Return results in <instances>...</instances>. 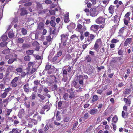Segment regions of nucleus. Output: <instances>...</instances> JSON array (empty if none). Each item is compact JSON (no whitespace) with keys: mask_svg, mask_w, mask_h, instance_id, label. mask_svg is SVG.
Masks as SVG:
<instances>
[{"mask_svg":"<svg viewBox=\"0 0 133 133\" xmlns=\"http://www.w3.org/2000/svg\"><path fill=\"white\" fill-rule=\"evenodd\" d=\"M99 46V45L98 44V43L96 42H95L94 46V50H95L97 52H98L99 51L98 48Z\"/></svg>","mask_w":133,"mask_h":133,"instance_id":"nucleus-18","label":"nucleus"},{"mask_svg":"<svg viewBox=\"0 0 133 133\" xmlns=\"http://www.w3.org/2000/svg\"><path fill=\"white\" fill-rule=\"evenodd\" d=\"M93 128V126L90 125L86 130V131L87 132L90 133L92 130Z\"/></svg>","mask_w":133,"mask_h":133,"instance_id":"nucleus-30","label":"nucleus"},{"mask_svg":"<svg viewBox=\"0 0 133 133\" xmlns=\"http://www.w3.org/2000/svg\"><path fill=\"white\" fill-rule=\"evenodd\" d=\"M2 40L3 41H5L8 39L7 36L5 35H3L1 37Z\"/></svg>","mask_w":133,"mask_h":133,"instance_id":"nucleus-24","label":"nucleus"},{"mask_svg":"<svg viewBox=\"0 0 133 133\" xmlns=\"http://www.w3.org/2000/svg\"><path fill=\"white\" fill-rule=\"evenodd\" d=\"M18 77H16L13 79L11 82H12V83H15V82L18 81Z\"/></svg>","mask_w":133,"mask_h":133,"instance_id":"nucleus-45","label":"nucleus"},{"mask_svg":"<svg viewBox=\"0 0 133 133\" xmlns=\"http://www.w3.org/2000/svg\"><path fill=\"white\" fill-rule=\"evenodd\" d=\"M43 27V24L42 23H40L39 24L38 29H39L41 30V29H42Z\"/></svg>","mask_w":133,"mask_h":133,"instance_id":"nucleus-54","label":"nucleus"},{"mask_svg":"<svg viewBox=\"0 0 133 133\" xmlns=\"http://www.w3.org/2000/svg\"><path fill=\"white\" fill-rule=\"evenodd\" d=\"M99 26L98 25H92L90 27V30L94 31H96L99 28Z\"/></svg>","mask_w":133,"mask_h":133,"instance_id":"nucleus-6","label":"nucleus"},{"mask_svg":"<svg viewBox=\"0 0 133 133\" xmlns=\"http://www.w3.org/2000/svg\"><path fill=\"white\" fill-rule=\"evenodd\" d=\"M28 85V84L24 85V89L25 91H29Z\"/></svg>","mask_w":133,"mask_h":133,"instance_id":"nucleus-34","label":"nucleus"},{"mask_svg":"<svg viewBox=\"0 0 133 133\" xmlns=\"http://www.w3.org/2000/svg\"><path fill=\"white\" fill-rule=\"evenodd\" d=\"M10 52V51L9 49H6L2 51L3 54H9Z\"/></svg>","mask_w":133,"mask_h":133,"instance_id":"nucleus-31","label":"nucleus"},{"mask_svg":"<svg viewBox=\"0 0 133 133\" xmlns=\"http://www.w3.org/2000/svg\"><path fill=\"white\" fill-rule=\"evenodd\" d=\"M75 27V24L73 22L71 23L69 25L67 26L71 29H74Z\"/></svg>","mask_w":133,"mask_h":133,"instance_id":"nucleus-21","label":"nucleus"},{"mask_svg":"<svg viewBox=\"0 0 133 133\" xmlns=\"http://www.w3.org/2000/svg\"><path fill=\"white\" fill-rule=\"evenodd\" d=\"M66 58L67 60H69L71 59L72 57L70 54H68L66 56Z\"/></svg>","mask_w":133,"mask_h":133,"instance_id":"nucleus-52","label":"nucleus"},{"mask_svg":"<svg viewBox=\"0 0 133 133\" xmlns=\"http://www.w3.org/2000/svg\"><path fill=\"white\" fill-rule=\"evenodd\" d=\"M9 133H19V132L17 129L15 128H13L12 131H10Z\"/></svg>","mask_w":133,"mask_h":133,"instance_id":"nucleus-35","label":"nucleus"},{"mask_svg":"<svg viewBox=\"0 0 133 133\" xmlns=\"http://www.w3.org/2000/svg\"><path fill=\"white\" fill-rule=\"evenodd\" d=\"M51 71L53 73H55L56 72V71L57 70V69L55 67H53L52 68H51Z\"/></svg>","mask_w":133,"mask_h":133,"instance_id":"nucleus-44","label":"nucleus"},{"mask_svg":"<svg viewBox=\"0 0 133 133\" xmlns=\"http://www.w3.org/2000/svg\"><path fill=\"white\" fill-rule=\"evenodd\" d=\"M63 79H62V80H63L64 82H66L67 81V78L66 76H65L64 75H63Z\"/></svg>","mask_w":133,"mask_h":133,"instance_id":"nucleus-51","label":"nucleus"},{"mask_svg":"<svg viewBox=\"0 0 133 133\" xmlns=\"http://www.w3.org/2000/svg\"><path fill=\"white\" fill-rule=\"evenodd\" d=\"M51 88L53 91H57L58 89V90L59 91H60L61 90L59 88H58L57 85L56 84H55L54 85H52L51 87Z\"/></svg>","mask_w":133,"mask_h":133,"instance_id":"nucleus-13","label":"nucleus"},{"mask_svg":"<svg viewBox=\"0 0 133 133\" xmlns=\"http://www.w3.org/2000/svg\"><path fill=\"white\" fill-rule=\"evenodd\" d=\"M89 116L88 113L86 112L84 114L83 116L87 119L89 117Z\"/></svg>","mask_w":133,"mask_h":133,"instance_id":"nucleus-59","label":"nucleus"},{"mask_svg":"<svg viewBox=\"0 0 133 133\" xmlns=\"http://www.w3.org/2000/svg\"><path fill=\"white\" fill-rule=\"evenodd\" d=\"M30 47V45L27 44H23L22 46V48L23 49H25L26 48H28Z\"/></svg>","mask_w":133,"mask_h":133,"instance_id":"nucleus-26","label":"nucleus"},{"mask_svg":"<svg viewBox=\"0 0 133 133\" xmlns=\"http://www.w3.org/2000/svg\"><path fill=\"white\" fill-rule=\"evenodd\" d=\"M8 35L9 38H11L14 36V33L12 31H10L8 34Z\"/></svg>","mask_w":133,"mask_h":133,"instance_id":"nucleus-15","label":"nucleus"},{"mask_svg":"<svg viewBox=\"0 0 133 133\" xmlns=\"http://www.w3.org/2000/svg\"><path fill=\"white\" fill-rule=\"evenodd\" d=\"M113 7L114 6L111 5L109 8V12L111 14H112L113 13V11H114Z\"/></svg>","mask_w":133,"mask_h":133,"instance_id":"nucleus-23","label":"nucleus"},{"mask_svg":"<svg viewBox=\"0 0 133 133\" xmlns=\"http://www.w3.org/2000/svg\"><path fill=\"white\" fill-rule=\"evenodd\" d=\"M32 2H31L25 3L24 4V5L25 6H29L31 5L32 4Z\"/></svg>","mask_w":133,"mask_h":133,"instance_id":"nucleus-47","label":"nucleus"},{"mask_svg":"<svg viewBox=\"0 0 133 133\" xmlns=\"http://www.w3.org/2000/svg\"><path fill=\"white\" fill-rule=\"evenodd\" d=\"M12 109H7L6 111L7 114H5V115L6 116H9L10 113L12 111Z\"/></svg>","mask_w":133,"mask_h":133,"instance_id":"nucleus-27","label":"nucleus"},{"mask_svg":"<svg viewBox=\"0 0 133 133\" xmlns=\"http://www.w3.org/2000/svg\"><path fill=\"white\" fill-rule=\"evenodd\" d=\"M89 12L90 15L92 17L95 16L98 14V12L97 11L96 9L95 8H92L90 9Z\"/></svg>","mask_w":133,"mask_h":133,"instance_id":"nucleus-1","label":"nucleus"},{"mask_svg":"<svg viewBox=\"0 0 133 133\" xmlns=\"http://www.w3.org/2000/svg\"><path fill=\"white\" fill-rule=\"evenodd\" d=\"M51 65H47L45 67V70H49L50 69H51Z\"/></svg>","mask_w":133,"mask_h":133,"instance_id":"nucleus-38","label":"nucleus"},{"mask_svg":"<svg viewBox=\"0 0 133 133\" xmlns=\"http://www.w3.org/2000/svg\"><path fill=\"white\" fill-rule=\"evenodd\" d=\"M66 35L62 34L61 35V42H62L64 40L66 39H67V37L66 36Z\"/></svg>","mask_w":133,"mask_h":133,"instance_id":"nucleus-19","label":"nucleus"},{"mask_svg":"<svg viewBox=\"0 0 133 133\" xmlns=\"http://www.w3.org/2000/svg\"><path fill=\"white\" fill-rule=\"evenodd\" d=\"M86 119L84 117V116L81 117L79 119V122H84Z\"/></svg>","mask_w":133,"mask_h":133,"instance_id":"nucleus-33","label":"nucleus"},{"mask_svg":"<svg viewBox=\"0 0 133 133\" xmlns=\"http://www.w3.org/2000/svg\"><path fill=\"white\" fill-rule=\"evenodd\" d=\"M78 78H74L72 82V85L75 87L77 86V83H78Z\"/></svg>","mask_w":133,"mask_h":133,"instance_id":"nucleus-12","label":"nucleus"},{"mask_svg":"<svg viewBox=\"0 0 133 133\" xmlns=\"http://www.w3.org/2000/svg\"><path fill=\"white\" fill-rule=\"evenodd\" d=\"M34 51V50H29L26 51V53L27 55H31L33 54Z\"/></svg>","mask_w":133,"mask_h":133,"instance_id":"nucleus-32","label":"nucleus"},{"mask_svg":"<svg viewBox=\"0 0 133 133\" xmlns=\"http://www.w3.org/2000/svg\"><path fill=\"white\" fill-rule=\"evenodd\" d=\"M123 100L125 103L126 105L129 106H130L131 103V101L130 99H128L125 98H124L123 99Z\"/></svg>","mask_w":133,"mask_h":133,"instance_id":"nucleus-10","label":"nucleus"},{"mask_svg":"<svg viewBox=\"0 0 133 133\" xmlns=\"http://www.w3.org/2000/svg\"><path fill=\"white\" fill-rule=\"evenodd\" d=\"M13 62V60L12 59V58H10L9 59L8 61V64H11Z\"/></svg>","mask_w":133,"mask_h":133,"instance_id":"nucleus-63","label":"nucleus"},{"mask_svg":"<svg viewBox=\"0 0 133 133\" xmlns=\"http://www.w3.org/2000/svg\"><path fill=\"white\" fill-rule=\"evenodd\" d=\"M62 104V101H59L58 103V108L59 109H61V106Z\"/></svg>","mask_w":133,"mask_h":133,"instance_id":"nucleus-48","label":"nucleus"},{"mask_svg":"<svg viewBox=\"0 0 133 133\" xmlns=\"http://www.w3.org/2000/svg\"><path fill=\"white\" fill-rule=\"evenodd\" d=\"M68 97V95L67 93L65 94L64 95L63 97L65 100H66Z\"/></svg>","mask_w":133,"mask_h":133,"instance_id":"nucleus-58","label":"nucleus"},{"mask_svg":"<svg viewBox=\"0 0 133 133\" xmlns=\"http://www.w3.org/2000/svg\"><path fill=\"white\" fill-rule=\"evenodd\" d=\"M105 19V18L104 19V18L102 17H100L96 19V23L100 24H102L103 22H104Z\"/></svg>","mask_w":133,"mask_h":133,"instance_id":"nucleus-4","label":"nucleus"},{"mask_svg":"<svg viewBox=\"0 0 133 133\" xmlns=\"http://www.w3.org/2000/svg\"><path fill=\"white\" fill-rule=\"evenodd\" d=\"M21 32L23 35H25L27 34V30L24 28H22Z\"/></svg>","mask_w":133,"mask_h":133,"instance_id":"nucleus-37","label":"nucleus"},{"mask_svg":"<svg viewBox=\"0 0 133 133\" xmlns=\"http://www.w3.org/2000/svg\"><path fill=\"white\" fill-rule=\"evenodd\" d=\"M77 78H78V83L79 82V84L82 85L83 84V78L82 77H78Z\"/></svg>","mask_w":133,"mask_h":133,"instance_id":"nucleus-14","label":"nucleus"},{"mask_svg":"<svg viewBox=\"0 0 133 133\" xmlns=\"http://www.w3.org/2000/svg\"><path fill=\"white\" fill-rule=\"evenodd\" d=\"M16 70L17 72H22V69L21 68H18L16 69Z\"/></svg>","mask_w":133,"mask_h":133,"instance_id":"nucleus-62","label":"nucleus"},{"mask_svg":"<svg viewBox=\"0 0 133 133\" xmlns=\"http://www.w3.org/2000/svg\"><path fill=\"white\" fill-rule=\"evenodd\" d=\"M95 37V36L94 35L92 34H90L89 36L86 38L85 39H87V41L88 42H91L94 39Z\"/></svg>","mask_w":133,"mask_h":133,"instance_id":"nucleus-3","label":"nucleus"},{"mask_svg":"<svg viewBox=\"0 0 133 133\" xmlns=\"http://www.w3.org/2000/svg\"><path fill=\"white\" fill-rule=\"evenodd\" d=\"M37 121L34 119H31L32 123H34L36 125L37 124Z\"/></svg>","mask_w":133,"mask_h":133,"instance_id":"nucleus-60","label":"nucleus"},{"mask_svg":"<svg viewBox=\"0 0 133 133\" xmlns=\"http://www.w3.org/2000/svg\"><path fill=\"white\" fill-rule=\"evenodd\" d=\"M64 22L65 23H68L70 21L69 17V15L68 14L65 15L64 17Z\"/></svg>","mask_w":133,"mask_h":133,"instance_id":"nucleus-16","label":"nucleus"},{"mask_svg":"<svg viewBox=\"0 0 133 133\" xmlns=\"http://www.w3.org/2000/svg\"><path fill=\"white\" fill-rule=\"evenodd\" d=\"M37 8H38L40 9H42V5H41L39 2H36Z\"/></svg>","mask_w":133,"mask_h":133,"instance_id":"nucleus-36","label":"nucleus"},{"mask_svg":"<svg viewBox=\"0 0 133 133\" xmlns=\"http://www.w3.org/2000/svg\"><path fill=\"white\" fill-rule=\"evenodd\" d=\"M14 67L12 66H9L7 68V70L9 71H12L14 70Z\"/></svg>","mask_w":133,"mask_h":133,"instance_id":"nucleus-41","label":"nucleus"},{"mask_svg":"<svg viewBox=\"0 0 133 133\" xmlns=\"http://www.w3.org/2000/svg\"><path fill=\"white\" fill-rule=\"evenodd\" d=\"M24 41V39L22 38H18L17 39V42L19 43H22Z\"/></svg>","mask_w":133,"mask_h":133,"instance_id":"nucleus-43","label":"nucleus"},{"mask_svg":"<svg viewBox=\"0 0 133 133\" xmlns=\"http://www.w3.org/2000/svg\"><path fill=\"white\" fill-rule=\"evenodd\" d=\"M76 96V94L75 92H71L70 94L69 97L71 99L74 98Z\"/></svg>","mask_w":133,"mask_h":133,"instance_id":"nucleus-20","label":"nucleus"},{"mask_svg":"<svg viewBox=\"0 0 133 133\" xmlns=\"http://www.w3.org/2000/svg\"><path fill=\"white\" fill-rule=\"evenodd\" d=\"M40 81H38V80H35L34 82V83L36 85H37L39 84V83L40 82Z\"/></svg>","mask_w":133,"mask_h":133,"instance_id":"nucleus-64","label":"nucleus"},{"mask_svg":"<svg viewBox=\"0 0 133 133\" xmlns=\"http://www.w3.org/2000/svg\"><path fill=\"white\" fill-rule=\"evenodd\" d=\"M63 71V76L64 75H66L67 74V71L66 70V69H63L62 70Z\"/></svg>","mask_w":133,"mask_h":133,"instance_id":"nucleus-56","label":"nucleus"},{"mask_svg":"<svg viewBox=\"0 0 133 133\" xmlns=\"http://www.w3.org/2000/svg\"><path fill=\"white\" fill-rule=\"evenodd\" d=\"M78 123L77 121H76L75 123L73 124L72 127V130H73L78 125Z\"/></svg>","mask_w":133,"mask_h":133,"instance_id":"nucleus-29","label":"nucleus"},{"mask_svg":"<svg viewBox=\"0 0 133 133\" xmlns=\"http://www.w3.org/2000/svg\"><path fill=\"white\" fill-rule=\"evenodd\" d=\"M7 93L6 92H4L1 95V97L3 98H5L7 95Z\"/></svg>","mask_w":133,"mask_h":133,"instance_id":"nucleus-61","label":"nucleus"},{"mask_svg":"<svg viewBox=\"0 0 133 133\" xmlns=\"http://www.w3.org/2000/svg\"><path fill=\"white\" fill-rule=\"evenodd\" d=\"M18 17L16 16L13 19V21L12 22V24H13L14 23H16L18 21Z\"/></svg>","mask_w":133,"mask_h":133,"instance_id":"nucleus-40","label":"nucleus"},{"mask_svg":"<svg viewBox=\"0 0 133 133\" xmlns=\"http://www.w3.org/2000/svg\"><path fill=\"white\" fill-rule=\"evenodd\" d=\"M92 60L91 56L89 54L86 55L84 61H86L88 62H90Z\"/></svg>","mask_w":133,"mask_h":133,"instance_id":"nucleus-7","label":"nucleus"},{"mask_svg":"<svg viewBox=\"0 0 133 133\" xmlns=\"http://www.w3.org/2000/svg\"><path fill=\"white\" fill-rule=\"evenodd\" d=\"M49 12L50 14L53 15L55 14V12L54 10L51 9L49 10Z\"/></svg>","mask_w":133,"mask_h":133,"instance_id":"nucleus-49","label":"nucleus"},{"mask_svg":"<svg viewBox=\"0 0 133 133\" xmlns=\"http://www.w3.org/2000/svg\"><path fill=\"white\" fill-rule=\"evenodd\" d=\"M118 120V118L117 115H115L113 117L112 119V121L114 123H116L117 121Z\"/></svg>","mask_w":133,"mask_h":133,"instance_id":"nucleus-17","label":"nucleus"},{"mask_svg":"<svg viewBox=\"0 0 133 133\" xmlns=\"http://www.w3.org/2000/svg\"><path fill=\"white\" fill-rule=\"evenodd\" d=\"M7 44V43L5 41L2 42L0 44V46L1 47H4L6 46Z\"/></svg>","mask_w":133,"mask_h":133,"instance_id":"nucleus-25","label":"nucleus"},{"mask_svg":"<svg viewBox=\"0 0 133 133\" xmlns=\"http://www.w3.org/2000/svg\"><path fill=\"white\" fill-rule=\"evenodd\" d=\"M118 53L119 55H124L123 50L122 49L119 50Z\"/></svg>","mask_w":133,"mask_h":133,"instance_id":"nucleus-42","label":"nucleus"},{"mask_svg":"<svg viewBox=\"0 0 133 133\" xmlns=\"http://www.w3.org/2000/svg\"><path fill=\"white\" fill-rule=\"evenodd\" d=\"M98 99V97L96 95H94L93 96V99L92 100V102H94L97 100Z\"/></svg>","mask_w":133,"mask_h":133,"instance_id":"nucleus-28","label":"nucleus"},{"mask_svg":"<svg viewBox=\"0 0 133 133\" xmlns=\"http://www.w3.org/2000/svg\"><path fill=\"white\" fill-rule=\"evenodd\" d=\"M57 56L56 55L54 56L53 58L52 59V61L53 62H54L57 59Z\"/></svg>","mask_w":133,"mask_h":133,"instance_id":"nucleus-55","label":"nucleus"},{"mask_svg":"<svg viewBox=\"0 0 133 133\" xmlns=\"http://www.w3.org/2000/svg\"><path fill=\"white\" fill-rule=\"evenodd\" d=\"M95 68L92 66H90V67L86 69L85 73L88 75H91L93 73V70Z\"/></svg>","mask_w":133,"mask_h":133,"instance_id":"nucleus-2","label":"nucleus"},{"mask_svg":"<svg viewBox=\"0 0 133 133\" xmlns=\"http://www.w3.org/2000/svg\"><path fill=\"white\" fill-rule=\"evenodd\" d=\"M36 117L37 118V121H40L41 119L42 116L39 115L37 113H36L33 116V117L34 118H36Z\"/></svg>","mask_w":133,"mask_h":133,"instance_id":"nucleus-8","label":"nucleus"},{"mask_svg":"<svg viewBox=\"0 0 133 133\" xmlns=\"http://www.w3.org/2000/svg\"><path fill=\"white\" fill-rule=\"evenodd\" d=\"M98 111L97 109L93 108L90 110L89 113L91 115H93L95 114H96L98 112Z\"/></svg>","mask_w":133,"mask_h":133,"instance_id":"nucleus-9","label":"nucleus"},{"mask_svg":"<svg viewBox=\"0 0 133 133\" xmlns=\"http://www.w3.org/2000/svg\"><path fill=\"white\" fill-rule=\"evenodd\" d=\"M26 75V74L24 72H21V76L22 77H24Z\"/></svg>","mask_w":133,"mask_h":133,"instance_id":"nucleus-57","label":"nucleus"},{"mask_svg":"<svg viewBox=\"0 0 133 133\" xmlns=\"http://www.w3.org/2000/svg\"><path fill=\"white\" fill-rule=\"evenodd\" d=\"M30 56L29 55L26 56L24 58L25 60L26 61H29L30 60Z\"/></svg>","mask_w":133,"mask_h":133,"instance_id":"nucleus-46","label":"nucleus"},{"mask_svg":"<svg viewBox=\"0 0 133 133\" xmlns=\"http://www.w3.org/2000/svg\"><path fill=\"white\" fill-rule=\"evenodd\" d=\"M122 116L123 118H127L128 117L127 113H126L124 111H122Z\"/></svg>","mask_w":133,"mask_h":133,"instance_id":"nucleus-22","label":"nucleus"},{"mask_svg":"<svg viewBox=\"0 0 133 133\" xmlns=\"http://www.w3.org/2000/svg\"><path fill=\"white\" fill-rule=\"evenodd\" d=\"M20 10L21 11L20 15L21 16H24L27 14L26 11L24 9V8H21Z\"/></svg>","mask_w":133,"mask_h":133,"instance_id":"nucleus-11","label":"nucleus"},{"mask_svg":"<svg viewBox=\"0 0 133 133\" xmlns=\"http://www.w3.org/2000/svg\"><path fill=\"white\" fill-rule=\"evenodd\" d=\"M132 41V38H127L126 40V41L129 44Z\"/></svg>","mask_w":133,"mask_h":133,"instance_id":"nucleus-53","label":"nucleus"},{"mask_svg":"<svg viewBox=\"0 0 133 133\" xmlns=\"http://www.w3.org/2000/svg\"><path fill=\"white\" fill-rule=\"evenodd\" d=\"M51 25L53 27H55L56 23L53 20H51L50 22Z\"/></svg>","mask_w":133,"mask_h":133,"instance_id":"nucleus-39","label":"nucleus"},{"mask_svg":"<svg viewBox=\"0 0 133 133\" xmlns=\"http://www.w3.org/2000/svg\"><path fill=\"white\" fill-rule=\"evenodd\" d=\"M118 16L117 15H115L114 17V22L115 23H116L118 21V23L117 24H116L115 25H114V26H117L118 25V23H119V22L120 21V17H119L118 18Z\"/></svg>","mask_w":133,"mask_h":133,"instance_id":"nucleus-5","label":"nucleus"},{"mask_svg":"<svg viewBox=\"0 0 133 133\" xmlns=\"http://www.w3.org/2000/svg\"><path fill=\"white\" fill-rule=\"evenodd\" d=\"M70 120H71L69 118V117H66L64 118L63 121L65 122H67Z\"/></svg>","mask_w":133,"mask_h":133,"instance_id":"nucleus-50","label":"nucleus"}]
</instances>
